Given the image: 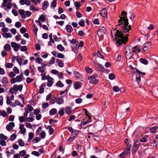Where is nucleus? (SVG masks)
Listing matches in <instances>:
<instances>
[{"label": "nucleus", "instance_id": "47", "mask_svg": "<svg viewBox=\"0 0 158 158\" xmlns=\"http://www.w3.org/2000/svg\"><path fill=\"white\" fill-rule=\"evenodd\" d=\"M26 118L24 116H20L19 117V120L20 123H22L25 121Z\"/></svg>", "mask_w": 158, "mask_h": 158}, {"label": "nucleus", "instance_id": "9", "mask_svg": "<svg viewBox=\"0 0 158 158\" xmlns=\"http://www.w3.org/2000/svg\"><path fill=\"white\" fill-rule=\"evenodd\" d=\"M23 85H15L13 86V89L17 91L18 90L21 92L23 89Z\"/></svg>", "mask_w": 158, "mask_h": 158}, {"label": "nucleus", "instance_id": "57", "mask_svg": "<svg viewBox=\"0 0 158 158\" xmlns=\"http://www.w3.org/2000/svg\"><path fill=\"white\" fill-rule=\"evenodd\" d=\"M82 99L80 98H78L75 100V102L77 104H80L82 102Z\"/></svg>", "mask_w": 158, "mask_h": 158}, {"label": "nucleus", "instance_id": "62", "mask_svg": "<svg viewBox=\"0 0 158 158\" xmlns=\"http://www.w3.org/2000/svg\"><path fill=\"white\" fill-rule=\"evenodd\" d=\"M64 108H62L61 110H60L58 112V113L60 115H63L64 114V111H63Z\"/></svg>", "mask_w": 158, "mask_h": 158}, {"label": "nucleus", "instance_id": "17", "mask_svg": "<svg viewBox=\"0 0 158 158\" xmlns=\"http://www.w3.org/2000/svg\"><path fill=\"white\" fill-rule=\"evenodd\" d=\"M14 58H15V59L16 60L17 62L20 65H22V58L20 56H14Z\"/></svg>", "mask_w": 158, "mask_h": 158}, {"label": "nucleus", "instance_id": "43", "mask_svg": "<svg viewBox=\"0 0 158 158\" xmlns=\"http://www.w3.org/2000/svg\"><path fill=\"white\" fill-rule=\"evenodd\" d=\"M115 78V76L113 74L111 73L110 74L109 76V78L110 80H113Z\"/></svg>", "mask_w": 158, "mask_h": 158}, {"label": "nucleus", "instance_id": "58", "mask_svg": "<svg viewBox=\"0 0 158 158\" xmlns=\"http://www.w3.org/2000/svg\"><path fill=\"white\" fill-rule=\"evenodd\" d=\"M13 70L14 73L16 74H18L19 73V70L16 67H15L13 68Z\"/></svg>", "mask_w": 158, "mask_h": 158}, {"label": "nucleus", "instance_id": "14", "mask_svg": "<svg viewBox=\"0 0 158 158\" xmlns=\"http://www.w3.org/2000/svg\"><path fill=\"white\" fill-rule=\"evenodd\" d=\"M19 14L21 16L22 18L23 19H25L26 17V16L24 14V10L23 9H19Z\"/></svg>", "mask_w": 158, "mask_h": 158}, {"label": "nucleus", "instance_id": "49", "mask_svg": "<svg viewBox=\"0 0 158 158\" xmlns=\"http://www.w3.org/2000/svg\"><path fill=\"white\" fill-rule=\"evenodd\" d=\"M0 138L1 140H6L7 137L6 136L4 135L3 134H0Z\"/></svg>", "mask_w": 158, "mask_h": 158}, {"label": "nucleus", "instance_id": "51", "mask_svg": "<svg viewBox=\"0 0 158 158\" xmlns=\"http://www.w3.org/2000/svg\"><path fill=\"white\" fill-rule=\"evenodd\" d=\"M40 112V110L39 109H35L34 111V114L35 115H37L39 114Z\"/></svg>", "mask_w": 158, "mask_h": 158}, {"label": "nucleus", "instance_id": "41", "mask_svg": "<svg viewBox=\"0 0 158 158\" xmlns=\"http://www.w3.org/2000/svg\"><path fill=\"white\" fill-rule=\"evenodd\" d=\"M79 131L77 130L73 131V132L72 133V135L75 137L79 133Z\"/></svg>", "mask_w": 158, "mask_h": 158}, {"label": "nucleus", "instance_id": "31", "mask_svg": "<svg viewBox=\"0 0 158 158\" xmlns=\"http://www.w3.org/2000/svg\"><path fill=\"white\" fill-rule=\"evenodd\" d=\"M39 135L42 139H44L46 136V133L44 131H43L39 134Z\"/></svg>", "mask_w": 158, "mask_h": 158}, {"label": "nucleus", "instance_id": "10", "mask_svg": "<svg viewBox=\"0 0 158 158\" xmlns=\"http://www.w3.org/2000/svg\"><path fill=\"white\" fill-rule=\"evenodd\" d=\"M101 15L105 19H106L107 17V12L106 8H104L100 13Z\"/></svg>", "mask_w": 158, "mask_h": 158}, {"label": "nucleus", "instance_id": "2", "mask_svg": "<svg viewBox=\"0 0 158 158\" xmlns=\"http://www.w3.org/2000/svg\"><path fill=\"white\" fill-rule=\"evenodd\" d=\"M132 50V46L127 45L126 47L124 53L127 59L130 60L133 58L134 53Z\"/></svg>", "mask_w": 158, "mask_h": 158}, {"label": "nucleus", "instance_id": "39", "mask_svg": "<svg viewBox=\"0 0 158 158\" xmlns=\"http://www.w3.org/2000/svg\"><path fill=\"white\" fill-rule=\"evenodd\" d=\"M5 66L8 68H11L12 67L13 64L11 63H7L6 64Z\"/></svg>", "mask_w": 158, "mask_h": 158}, {"label": "nucleus", "instance_id": "33", "mask_svg": "<svg viewBox=\"0 0 158 158\" xmlns=\"http://www.w3.org/2000/svg\"><path fill=\"white\" fill-rule=\"evenodd\" d=\"M57 48L61 51H63L65 49L60 44L57 45Z\"/></svg>", "mask_w": 158, "mask_h": 158}, {"label": "nucleus", "instance_id": "64", "mask_svg": "<svg viewBox=\"0 0 158 158\" xmlns=\"http://www.w3.org/2000/svg\"><path fill=\"white\" fill-rule=\"evenodd\" d=\"M127 155L125 152H123L122 153L120 154L119 156L121 158H123L125 157L126 155Z\"/></svg>", "mask_w": 158, "mask_h": 158}, {"label": "nucleus", "instance_id": "15", "mask_svg": "<svg viewBox=\"0 0 158 158\" xmlns=\"http://www.w3.org/2000/svg\"><path fill=\"white\" fill-rule=\"evenodd\" d=\"M49 6V3L47 1H44L42 6V9L43 10H45Z\"/></svg>", "mask_w": 158, "mask_h": 158}, {"label": "nucleus", "instance_id": "22", "mask_svg": "<svg viewBox=\"0 0 158 158\" xmlns=\"http://www.w3.org/2000/svg\"><path fill=\"white\" fill-rule=\"evenodd\" d=\"M66 31L68 32H71L73 31V28L71 25H67L66 26Z\"/></svg>", "mask_w": 158, "mask_h": 158}, {"label": "nucleus", "instance_id": "6", "mask_svg": "<svg viewBox=\"0 0 158 158\" xmlns=\"http://www.w3.org/2000/svg\"><path fill=\"white\" fill-rule=\"evenodd\" d=\"M11 46L12 47L14 48V50L15 52H17L19 48L21 47V45L19 44L14 42H12L11 43Z\"/></svg>", "mask_w": 158, "mask_h": 158}, {"label": "nucleus", "instance_id": "23", "mask_svg": "<svg viewBox=\"0 0 158 158\" xmlns=\"http://www.w3.org/2000/svg\"><path fill=\"white\" fill-rule=\"evenodd\" d=\"M139 147V144L137 143V142H136L134 143L132 149L134 151L136 152L138 149Z\"/></svg>", "mask_w": 158, "mask_h": 158}, {"label": "nucleus", "instance_id": "45", "mask_svg": "<svg viewBox=\"0 0 158 158\" xmlns=\"http://www.w3.org/2000/svg\"><path fill=\"white\" fill-rule=\"evenodd\" d=\"M40 138L36 137L34 138L33 141L34 143H37L40 140Z\"/></svg>", "mask_w": 158, "mask_h": 158}, {"label": "nucleus", "instance_id": "24", "mask_svg": "<svg viewBox=\"0 0 158 158\" xmlns=\"http://www.w3.org/2000/svg\"><path fill=\"white\" fill-rule=\"evenodd\" d=\"M56 102L58 104L60 105L64 103V100L62 98H59L56 100Z\"/></svg>", "mask_w": 158, "mask_h": 158}, {"label": "nucleus", "instance_id": "34", "mask_svg": "<svg viewBox=\"0 0 158 158\" xmlns=\"http://www.w3.org/2000/svg\"><path fill=\"white\" fill-rule=\"evenodd\" d=\"M56 85L58 87H63L64 86L63 84L60 81H58L56 84Z\"/></svg>", "mask_w": 158, "mask_h": 158}, {"label": "nucleus", "instance_id": "3", "mask_svg": "<svg viewBox=\"0 0 158 158\" xmlns=\"http://www.w3.org/2000/svg\"><path fill=\"white\" fill-rule=\"evenodd\" d=\"M12 0H3V2L1 6L3 7H6V9H10L11 8L12 4L10 2Z\"/></svg>", "mask_w": 158, "mask_h": 158}, {"label": "nucleus", "instance_id": "5", "mask_svg": "<svg viewBox=\"0 0 158 158\" xmlns=\"http://www.w3.org/2000/svg\"><path fill=\"white\" fill-rule=\"evenodd\" d=\"M22 75H20L17 76L16 78H13L10 80V82L12 84H14L16 82H19L22 81Z\"/></svg>", "mask_w": 158, "mask_h": 158}, {"label": "nucleus", "instance_id": "26", "mask_svg": "<svg viewBox=\"0 0 158 158\" xmlns=\"http://www.w3.org/2000/svg\"><path fill=\"white\" fill-rule=\"evenodd\" d=\"M57 112V110L56 109H52L49 112V113L51 115H54Z\"/></svg>", "mask_w": 158, "mask_h": 158}, {"label": "nucleus", "instance_id": "44", "mask_svg": "<svg viewBox=\"0 0 158 158\" xmlns=\"http://www.w3.org/2000/svg\"><path fill=\"white\" fill-rule=\"evenodd\" d=\"M79 25L81 27H84L85 26V22L83 19H81V21L78 23Z\"/></svg>", "mask_w": 158, "mask_h": 158}, {"label": "nucleus", "instance_id": "52", "mask_svg": "<svg viewBox=\"0 0 158 158\" xmlns=\"http://www.w3.org/2000/svg\"><path fill=\"white\" fill-rule=\"evenodd\" d=\"M45 19V17L44 15L42 14L39 18V20H41L43 22Z\"/></svg>", "mask_w": 158, "mask_h": 158}, {"label": "nucleus", "instance_id": "27", "mask_svg": "<svg viewBox=\"0 0 158 158\" xmlns=\"http://www.w3.org/2000/svg\"><path fill=\"white\" fill-rule=\"evenodd\" d=\"M2 35L3 37L6 38H10L12 37V35L10 33H5L3 34L2 33Z\"/></svg>", "mask_w": 158, "mask_h": 158}, {"label": "nucleus", "instance_id": "21", "mask_svg": "<svg viewBox=\"0 0 158 158\" xmlns=\"http://www.w3.org/2000/svg\"><path fill=\"white\" fill-rule=\"evenodd\" d=\"M113 89V91L115 92H117L119 91H120V92H122V90L123 91L124 90L123 88H121L120 89H119V88L117 86H114Z\"/></svg>", "mask_w": 158, "mask_h": 158}, {"label": "nucleus", "instance_id": "60", "mask_svg": "<svg viewBox=\"0 0 158 158\" xmlns=\"http://www.w3.org/2000/svg\"><path fill=\"white\" fill-rule=\"evenodd\" d=\"M26 31V28L24 27H22L20 29V32L22 34H24Z\"/></svg>", "mask_w": 158, "mask_h": 158}, {"label": "nucleus", "instance_id": "59", "mask_svg": "<svg viewBox=\"0 0 158 158\" xmlns=\"http://www.w3.org/2000/svg\"><path fill=\"white\" fill-rule=\"evenodd\" d=\"M26 152L25 150H23L19 152V155L21 156H23L26 154Z\"/></svg>", "mask_w": 158, "mask_h": 158}, {"label": "nucleus", "instance_id": "63", "mask_svg": "<svg viewBox=\"0 0 158 158\" xmlns=\"http://www.w3.org/2000/svg\"><path fill=\"white\" fill-rule=\"evenodd\" d=\"M73 73L77 78H78L80 77V74L77 71H74Z\"/></svg>", "mask_w": 158, "mask_h": 158}, {"label": "nucleus", "instance_id": "28", "mask_svg": "<svg viewBox=\"0 0 158 158\" xmlns=\"http://www.w3.org/2000/svg\"><path fill=\"white\" fill-rule=\"evenodd\" d=\"M38 69L40 72L42 73L41 75L42 76L43 75V73L45 71L44 68L43 67L39 66L38 67Z\"/></svg>", "mask_w": 158, "mask_h": 158}, {"label": "nucleus", "instance_id": "8", "mask_svg": "<svg viewBox=\"0 0 158 158\" xmlns=\"http://www.w3.org/2000/svg\"><path fill=\"white\" fill-rule=\"evenodd\" d=\"M19 3L22 5L25 4L29 6L31 3V1L30 0H20Z\"/></svg>", "mask_w": 158, "mask_h": 158}, {"label": "nucleus", "instance_id": "38", "mask_svg": "<svg viewBox=\"0 0 158 158\" xmlns=\"http://www.w3.org/2000/svg\"><path fill=\"white\" fill-rule=\"evenodd\" d=\"M29 9L30 10L32 11H37L39 10L37 8H35L33 5H31L30 6Z\"/></svg>", "mask_w": 158, "mask_h": 158}, {"label": "nucleus", "instance_id": "4", "mask_svg": "<svg viewBox=\"0 0 158 158\" xmlns=\"http://www.w3.org/2000/svg\"><path fill=\"white\" fill-rule=\"evenodd\" d=\"M98 77L97 74L93 75L88 78V80H89V83L91 84H95L97 83L99 81L97 79Z\"/></svg>", "mask_w": 158, "mask_h": 158}, {"label": "nucleus", "instance_id": "36", "mask_svg": "<svg viewBox=\"0 0 158 158\" xmlns=\"http://www.w3.org/2000/svg\"><path fill=\"white\" fill-rule=\"evenodd\" d=\"M19 145L21 147H23L24 145V143L22 139H19L18 140Z\"/></svg>", "mask_w": 158, "mask_h": 158}, {"label": "nucleus", "instance_id": "56", "mask_svg": "<svg viewBox=\"0 0 158 158\" xmlns=\"http://www.w3.org/2000/svg\"><path fill=\"white\" fill-rule=\"evenodd\" d=\"M136 72L137 73H138L139 74V75L143 77V75H145V73H142V72L139 71L137 69H136Z\"/></svg>", "mask_w": 158, "mask_h": 158}, {"label": "nucleus", "instance_id": "25", "mask_svg": "<svg viewBox=\"0 0 158 158\" xmlns=\"http://www.w3.org/2000/svg\"><path fill=\"white\" fill-rule=\"evenodd\" d=\"M65 113L67 114H69L72 112V108L70 107H66L65 108Z\"/></svg>", "mask_w": 158, "mask_h": 158}, {"label": "nucleus", "instance_id": "30", "mask_svg": "<svg viewBox=\"0 0 158 158\" xmlns=\"http://www.w3.org/2000/svg\"><path fill=\"white\" fill-rule=\"evenodd\" d=\"M104 32H102L101 31H98L97 34L98 36L101 37V38H103V35L105 34Z\"/></svg>", "mask_w": 158, "mask_h": 158}, {"label": "nucleus", "instance_id": "12", "mask_svg": "<svg viewBox=\"0 0 158 158\" xmlns=\"http://www.w3.org/2000/svg\"><path fill=\"white\" fill-rule=\"evenodd\" d=\"M19 128L20 130V133L21 134H24L26 131V129L24 128V125L23 124H20L19 126Z\"/></svg>", "mask_w": 158, "mask_h": 158}, {"label": "nucleus", "instance_id": "16", "mask_svg": "<svg viewBox=\"0 0 158 158\" xmlns=\"http://www.w3.org/2000/svg\"><path fill=\"white\" fill-rule=\"evenodd\" d=\"M73 86L75 89H78L81 87V83L80 82H77L74 84Z\"/></svg>", "mask_w": 158, "mask_h": 158}, {"label": "nucleus", "instance_id": "55", "mask_svg": "<svg viewBox=\"0 0 158 158\" xmlns=\"http://www.w3.org/2000/svg\"><path fill=\"white\" fill-rule=\"evenodd\" d=\"M55 58L54 57H52L51 58L49 62L51 64H54L55 63Z\"/></svg>", "mask_w": 158, "mask_h": 158}, {"label": "nucleus", "instance_id": "42", "mask_svg": "<svg viewBox=\"0 0 158 158\" xmlns=\"http://www.w3.org/2000/svg\"><path fill=\"white\" fill-rule=\"evenodd\" d=\"M34 119L32 117H30L26 118L25 121L29 122H32L34 121Z\"/></svg>", "mask_w": 158, "mask_h": 158}, {"label": "nucleus", "instance_id": "11", "mask_svg": "<svg viewBox=\"0 0 158 158\" xmlns=\"http://www.w3.org/2000/svg\"><path fill=\"white\" fill-rule=\"evenodd\" d=\"M94 66L97 68H98L99 69H100L101 71L102 72H104L105 71V69L104 66L99 63H97L95 62H94Z\"/></svg>", "mask_w": 158, "mask_h": 158}, {"label": "nucleus", "instance_id": "20", "mask_svg": "<svg viewBox=\"0 0 158 158\" xmlns=\"http://www.w3.org/2000/svg\"><path fill=\"white\" fill-rule=\"evenodd\" d=\"M28 136V141L30 142L34 136V134L32 132H30L29 133Z\"/></svg>", "mask_w": 158, "mask_h": 158}, {"label": "nucleus", "instance_id": "29", "mask_svg": "<svg viewBox=\"0 0 158 158\" xmlns=\"http://www.w3.org/2000/svg\"><path fill=\"white\" fill-rule=\"evenodd\" d=\"M4 49L6 51H9L11 49L10 45L8 44H6L4 47Z\"/></svg>", "mask_w": 158, "mask_h": 158}, {"label": "nucleus", "instance_id": "19", "mask_svg": "<svg viewBox=\"0 0 158 158\" xmlns=\"http://www.w3.org/2000/svg\"><path fill=\"white\" fill-rule=\"evenodd\" d=\"M139 60L141 63L145 65L147 64L148 63V62L147 60L143 58L139 59Z\"/></svg>", "mask_w": 158, "mask_h": 158}, {"label": "nucleus", "instance_id": "46", "mask_svg": "<svg viewBox=\"0 0 158 158\" xmlns=\"http://www.w3.org/2000/svg\"><path fill=\"white\" fill-rule=\"evenodd\" d=\"M43 61L42 59L40 57L37 58L35 60V62L39 64H41Z\"/></svg>", "mask_w": 158, "mask_h": 158}, {"label": "nucleus", "instance_id": "37", "mask_svg": "<svg viewBox=\"0 0 158 158\" xmlns=\"http://www.w3.org/2000/svg\"><path fill=\"white\" fill-rule=\"evenodd\" d=\"M1 115L5 117L6 116L7 114L5 111L3 110L1 111L0 110V116Z\"/></svg>", "mask_w": 158, "mask_h": 158}, {"label": "nucleus", "instance_id": "53", "mask_svg": "<svg viewBox=\"0 0 158 158\" xmlns=\"http://www.w3.org/2000/svg\"><path fill=\"white\" fill-rule=\"evenodd\" d=\"M31 154L36 156H40V154L38 152L33 151L32 152Z\"/></svg>", "mask_w": 158, "mask_h": 158}, {"label": "nucleus", "instance_id": "54", "mask_svg": "<svg viewBox=\"0 0 158 158\" xmlns=\"http://www.w3.org/2000/svg\"><path fill=\"white\" fill-rule=\"evenodd\" d=\"M15 26L16 27L19 28L21 26V24L19 22H17L15 23Z\"/></svg>", "mask_w": 158, "mask_h": 158}, {"label": "nucleus", "instance_id": "35", "mask_svg": "<svg viewBox=\"0 0 158 158\" xmlns=\"http://www.w3.org/2000/svg\"><path fill=\"white\" fill-rule=\"evenodd\" d=\"M158 127L156 126H155L153 127L150 128V131L151 133H155Z\"/></svg>", "mask_w": 158, "mask_h": 158}, {"label": "nucleus", "instance_id": "1", "mask_svg": "<svg viewBox=\"0 0 158 158\" xmlns=\"http://www.w3.org/2000/svg\"><path fill=\"white\" fill-rule=\"evenodd\" d=\"M120 19L118 20L119 24L121 31L115 30L111 31V35L113 36V34L116 38V43L119 45L122 44H125L128 40L127 34L131 30V26L129 25L128 20L127 18V13L125 11L121 13V15L119 16Z\"/></svg>", "mask_w": 158, "mask_h": 158}, {"label": "nucleus", "instance_id": "50", "mask_svg": "<svg viewBox=\"0 0 158 158\" xmlns=\"http://www.w3.org/2000/svg\"><path fill=\"white\" fill-rule=\"evenodd\" d=\"M85 70L86 72L89 73H91L93 72L92 69L89 67H86L85 68Z\"/></svg>", "mask_w": 158, "mask_h": 158}, {"label": "nucleus", "instance_id": "61", "mask_svg": "<svg viewBox=\"0 0 158 158\" xmlns=\"http://www.w3.org/2000/svg\"><path fill=\"white\" fill-rule=\"evenodd\" d=\"M57 57L60 58H63L64 57V56L62 53H58Z\"/></svg>", "mask_w": 158, "mask_h": 158}, {"label": "nucleus", "instance_id": "13", "mask_svg": "<svg viewBox=\"0 0 158 158\" xmlns=\"http://www.w3.org/2000/svg\"><path fill=\"white\" fill-rule=\"evenodd\" d=\"M56 62L57 63L58 66L60 67H63L64 66V64L62 60L59 59H56Z\"/></svg>", "mask_w": 158, "mask_h": 158}, {"label": "nucleus", "instance_id": "40", "mask_svg": "<svg viewBox=\"0 0 158 158\" xmlns=\"http://www.w3.org/2000/svg\"><path fill=\"white\" fill-rule=\"evenodd\" d=\"M132 50H133V52H139V50L138 47L137 46H135L134 47H132Z\"/></svg>", "mask_w": 158, "mask_h": 158}, {"label": "nucleus", "instance_id": "48", "mask_svg": "<svg viewBox=\"0 0 158 158\" xmlns=\"http://www.w3.org/2000/svg\"><path fill=\"white\" fill-rule=\"evenodd\" d=\"M56 2L55 0H54L51 3V7H56Z\"/></svg>", "mask_w": 158, "mask_h": 158}, {"label": "nucleus", "instance_id": "7", "mask_svg": "<svg viewBox=\"0 0 158 158\" xmlns=\"http://www.w3.org/2000/svg\"><path fill=\"white\" fill-rule=\"evenodd\" d=\"M151 46V44L150 42H147L145 43L142 46V49L143 50L145 51L148 50L150 48Z\"/></svg>", "mask_w": 158, "mask_h": 158}, {"label": "nucleus", "instance_id": "18", "mask_svg": "<svg viewBox=\"0 0 158 158\" xmlns=\"http://www.w3.org/2000/svg\"><path fill=\"white\" fill-rule=\"evenodd\" d=\"M131 148V144L127 145V148L125 151L124 152L127 155L130 153V151Z\"/></svg>", "mask_w": 158, "mask_h": 158}, {"label": "nucleus", "instance_id": "32", "mask_svg": "<svg viewBox=\"0 0 158 158\" xmlns=\"http://www.w3.org/2000/svg\"><path fill=\"white\" fill-rule=\"evenodd\" d=\"M8 79L6 77H4L2 79V83L4 85H6L8 83Z\"/></svg>", "mask_w": 158, "mask_h": 158}]
</instances>
